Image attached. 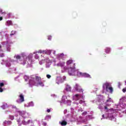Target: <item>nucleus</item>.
<instances>
[{"instance_id": "7", "label": "nucleus", "mask_w": 126, "mask_h": 126, "mask_svg": "<svg viewBox=\"0 0 126 126\" xmlns=\"http://www.w3.org/2000/svg\"><path fill=\"white\" fill-rule=\"evenodd\" d=\"M19 97V100H16V102L17 103H23V102H24V95H23V94H20Z\"/></svg>"}, {"instance_id": "32", "label": "nucleus", "mask_w": 126, "mask_h": 126, "mask_svg": "<svg viewBox=\"0 0 126 126\" xmlns=\"http://www.w3.org/2000/svg\"><path fill=\"white\" fill-rule=\"evenodd\" d=\"M47 113H50V112H51V110L50 109H47Z\"/></svg>"}, {"instance_id": "5", "label": "nucleus", "mask_w": 126, "mask_h": 126, "mask_svg": "<svg viewBox=\"0 0 126 126\" xmlns=\"http://www.w3.org/2000/svg\"><path fill=\"white\" fill-rule=\"evenodd\" d=\"M78 77H89L91 78V77L89 74H87L86 73H82L80 71L79 72V74L78 75Z\"/></svg>"}, {"instance_id": "14", "label": "nucleus", "mask_w": 126, "mask_h": 126, "mask_svg": "<svg viewBox=\"0 0 126 126\" xmlns=\"http://www.w3.org/2000/svg\"><path fill=\"white\" fill-rule=\"evenodd\" d=\"M73 63L72 60H70L66 62V64H67V65H69L71 64V63Z\"/></svg>"}, {"instance_id": "30", "label": "nucleus", "mask_w": 126, "mask_h": 126, "mask_svg": "<svg viewBox=\"0 0 126 126\" xmlns=\"http://www.w3.org/2000/svg\"><path fill=\"white\" fill-rule=\"evenodd\" d=\"M0 12H1V14H4L5 13V12H2V10H0Z\"/></svg>"}, {"instance_id": "13", "label": "nucleus", "mask_w": 126, "mask_h": 126, "mask_svg": "<svg viewBox=\"0 0 126 126\" xmlns=\"http://www.w3.org/2000/svg\"><path fill=\"white\" fill-rule=\"evenodd\" d=\"M3 124H4L5 125L7 124L8 126H9V125H11L12 122H11V121H5L3 122Z\"/></svg>"}, {"instance_id": "8", "label": "nucleus", "mask_w": 126, "mask_h": 126, "mask_svg": "<svg viewBox=\"0 0 126 126\" xmlns=\"http://www.w3.org/2000/svg\"><path fill=\"white\" fill-rule=\"evenodd\" d=\"M74 98L75 99L76 101H78L80 98H83V96L81 95L76 94L74 95Z\"/></svg>"}, {"instance_id": "9", "label": "nucleus", "mask_w": 126, "mask_h": 126, "mask_svg": "<svg viewBox=\"0 0 126 126\" xmlns=\"http://www.w3.org/2000/svg\"><path fill=\"white\" fill-rule=\"evenodd\" d=\"M65 90L67 92H70L71 91V87L68 85H66Z\"/></svg>"}, {"instance_id": "12", "label": "nucleus", "mask_w": 126, "mask_h": 126, "mask_svg": "<svg viewBox=\"0 0 126 126\" xmlns=\"http://www.w3.org/2000/svg\"><path fill=\"white\" fill-rule=\"evenodd\" d=\"M61 126H66L67 125V122L64 120L62 121L61 122H59Z\"/></svg>"}, {"instance_id": "4", "label": "nucleus", "mask_w": 126, "mask_h": 126, "mask_svg": "<svg viewBox=\"0 0 126 126\" xmlns=\"http://www.w3.org/2000/svg\"><path fill=\"white\" fill-rule=\"evenodd\" d=\"M17 113L20 114V116L23 117V118H28L29 117L28 113H26L25 111H21L20 110H17Z\"/></svg>"}, {"instance_id": "37", "label": "nucleus", "mask_w": 126, "mask_h": 126, "mask_svg": "<svg viewBox=\"0 0 126 126\" xmlns=\"http://www.w3.org/2000/svg\"><path fill=\"white\" fill-rule=\"evenodd\" d=\"M48 40H51V37H48Z\"/></svg>"}, {"instance_id": "18", "label": "nucleus", "mask_w": 126, "mask_h": 126, "mask_svg": "<svg viewBox=\"0 0 126 126\" xmlns=\"http://www.w3.org/2000/svg\"><path fill=\"white\" fill-rule=\"evenodd\" d=\"M7 107V104H3L1 106V108L3 109V110H5Z\"/></svg>"}, {"instance_id": "38", "label": "nucleus", "mask_w": 126, "mask_h": 126, "mask_svg": "<svg viewBox=\"0 0 126 126\" xmlns=\"http://www.w3.org/2000/svg\"><path fill=\"white\" fill-rule=\"evenodd\" d=\"M0 49H1V45H0Z\"/></svg>"}, {"instance_id": "16", "label": "nucleus", "mask_w": 126, "mask_h": 126, "mask_svg": "<svg viewBox=\"0 0 126 126\" xmlns=\"http://www.w3.org/2000/svg\"><path fill=\"white\" fill-rule=\"evenodd\" d=\"M111 52V49H110L109 48H106L105 49V52L107 54H109L110 52Z\"/></svg>"}, {"instance_id": "24", "label": "nucleus", "mask_w": 126, "mask_h": 126, "mask_svg": "<svg viewBox=\"0 0 126 126\" xmlns=\"http://www.w3.org/2000/svg\"><path fill=\"white\" fill-rule=\"evenodd\" d=\"M4 86V83H0V87H3Z\"/></svg>"}, {"instance_id": "22", "label": "nucleus", "mask_w": 126, "mask_h": 126, "mask_svg": "<svg viewBox=\"0 0 126 126\" xmlns=\"http://www.w3.org/2000/svg\"><path fill=\"white\" fill-rule=\"evenodd\" d=\"M15 33H16V32L12 31L11 32V33L10 34V36H13V35L15 34Z\"/></svg>"}, {"instance_id": "11", "label": "nucleus", "mask_w": 126, "mask_h": 126, "mask_svg": "<svg viewBox=\"0 0 126 126\" xmlns=\"http://www.w3.org/2000/svg\"><path fill=\"white\" fill-rule=\"evenodd\" d=\"M47 54V51L43 50H38V52H34V54Z\"/></svg>"}, {"instance_id": "25", "label": "nucleus", "mask_w": 126, "mask_h": 126, "mask_svg": "<svg viewBox=\"0 0 126 126\" xmlns=\"http://www.w3.org/2000/svg\"><path fill=\"white\" fill-rule=\"evenodd\" d=\"M9 119H10V120H14V116H9Z\"/></svg>"}, {"instance_id": "29", "label": "nucleus", "mask_w": 126, "mask_h": 126, "mask_svg": "<svg viewBox=\"0 0 126 126\" xmlns=\"http://www.w3.org/2000/svg\"><path fill=\"white\" fill-rule=\"evenodd\" d=\"M12 108L16 109L17 110V111H18V109H17V107H16V106H13Z\"/></svg>"}, {"instance_id": "41", "label": "nucleus", "mask_w": 126, "mask_h": 126, "mask_svg": "<svg viewBox=\"0 0 126 126\" xmlns=\"http://www.w3.org/2000/svg\"><path fill=\"white\" fill-rule=\"evenodd\" d=\"M12 15V13H11V16Z\"/></svg>"}, {"instance_id": "10", "label": "nucleus", "mask_w": 126, "mask_h": 126, "mask_svg": "<svg viewBox=\"0 0 126 126\" xmlns=\"http://www.w3.org/2000/svg\"><path fill=\"white\" fill-rule=\"evenodd\" d=\"M63 56L64 55L63 53L58 54L57 55V59H58V60H61V59H63Z\"/></svg>"}, {"instance_id": "33", "label": "nucleus", "mask_w": 126, "mask_h": 126, "mask_svg": "<svg viewBox=\"0 0 126 126\" xmlns=\"http://www.w3.org/2000/svg\"><path fill=\"white\" fill-rule=\"evenodd\" d=\"M3 18L2 17H0V21H1V20H2Z\"/></svg>"}, {"instance_id": "28", "label": "nucleus", "mask_w": 126, "mask_h": 126, "mask_svg": "<svg viewBox=\"0 0 126 126\" xmlns=\"http://www.w3.org/2000/svg\"><path fill=\"white\" fill-rule=\"evenodd\" d=\"M46 77H47L48 79H50V78H51V76L50 75L47 74L46 75Z\"/></svg>"}, {"instance_id": "21", "label": "nucleus", "mask_w": 126, "mask_h": 126, "mask_svg": "<svg viewBox=\"0 0 126 126\" xmlns=\"http://www.w3.org/2000/svg\"><path fill=\"white\" fill-rule=\"evenodd\" d=\"M7 24H8V25H12V21L9 20L7 21Z\"/></svg>"}, {"instance_id": "42", "label": "nucleus", "mask_w": 126, "mask_h": 126, "mask_svg": "<svg viewBox=\"0 0 126 126\" xmlns=\"http://www.w3.org/2000/svg\"><path fill=\"white\" fill-rule=\"evenodd\" d=\"M49 53H51V51H49Z\"/></svg>"}, {"instance_id": "6", "label": "nucleus", "mask_w": 126, "mask_h": 126, "mask_svg": "<svg viewBox=\"0 0 126 126\" xmlns=\"http://www.w3.org/2000/svg\"><path fill=\"white\" fill-rule=\"evenodd\" d=\"M75 89L79 93H82L83 92V90L81 88V87L79 86L78 84H76L75 85Z\"/></svg>"}, {"instance_id": "26", "label": "nucleus", "mask_w": 126, "mask_h": 126, "mask_svg": "<svg viewBox=\"0 0 126 126\" xmlns=\"http://www.w3.org/2000/svg\"><path fill=\"white\" fill-rule=\"evenodd\" d=\"M84 103H85V101H84L82 100H81L79 101V104H83Z\"/></svg>"}, {"instance_id": "19", "label": "nucleus", "mask_w": 126, "mask_h": 126, "mask_svg": "<svg viewBox=\"0 0 126 126\" xmlns=\"http://www.w3.org/2000/svg\"><path fill=\"white\" fill-rule=\"evenodd\" d=\"M14 58H16V59L17 60H20V59H21V56H20V55H16Z\"/></svg>"}, {"instance_id": "2", "label": "nucleus", "mask_w": 126, "mask_h": 126, "mask_svg": "<svg viewBox=\"0 0 126 126\" xmlns=\"http://www.w3.org/2000/svg\"><path fill=\"white\" fill-rule=\"evenodd\" d=\"M17 122L18 123V125H19V126H21L22 124L24 125V126L29 125V124L32 123V120H28L27 121V119L23 120L22 118H19V119L17 120Z\"/></svg>"}, {"instance_id": "20", "label": "nucleus", "mask_w": 126, "mask_h": 126, "mask_svg": "<svg viewBox=\"0 0 126 126\" xmlns=\"http://www.w3.org/2000/svg\"><path fill=\"white\" fill-rule=\"evenodd\" d=\"M37 84L38 85H40V86H41L42 87H44V84L42 82H38V83H37Z\"/></svg>"}, {"instance_id": "1", "label": "nucleus", "mask_w": 126, "mask_h": 126, "mask_svg": "<svg viewBox=\"0 0 126 126\" xmlns=\"http://www.w3.org/2000/svg\"><path fill=\"white\" fill-rule=\"evenodd\" d=\"M68 73L72 76H78L79 71L75 70V67H70L68 69Z\"/></svg>"}, {"instance_id": "34", "label": "nucleus", "mask_w": 126, "mask_h": 126, "mask_svg": "<svg viewBox=\"0 0 126 126\" xmlns=\"http://www.w3.org/2000/svg\"><path fill=\"white\" fill-rule=\"evenodd\" d=\"M104 109H105V110H107V109H108V107H107V106H104Z\"/></svg>"}, {"instance_id": "35", "label": "nucleus", "mask_w": 126, "mask_h": 126, "mask_svg": "<svg viewBox=\"0 0 126 126\" xmlns=\"http://www.w3.org/2000/svg\"><path fill=\"white\" fill-rule=\"evenodd\" d=\"M4 57V55L3 54H2V55L0 56V57H1V58H2V57Z\"/></svg>"}, {"instance_id": "39", "label": "nucleus", "mask_w": 126, "mask_h": 126, "mask_svg": "<svg viewBox=\"0 0 126 126\" xmlns=\"http://www.w3.org/2000/svg\"><path fill=\"white\" fill-rule=\"evenodd\" d=\"M106 102H109V99H107V100H106Z\"/></svg>"}, {"instance_id": "27", "label": "nucleus", "mask_w": 126, "mask_h": 126, "mask_svg": "<svg viewBox=\"0 0 126 126\" xmlns=\"http://www.w3.org/2000/svg\"><path fill=\"white\" fill-rule=\"evenodd\" d=\"M35 56H34V58L38 60V59H39V56H38V55H37V54H35Z\"/></svg>"}, {"instance_id": "40", "label": "nucleus", "mask_w": 126, "mask_h": 126, "mask_svg": "<svg viewBox=\"0 0 126 126\" xmlns=\"http://www.w3.org/2000/svg\"><path fill=\"white\" fill-rule=\"evenodd\" d=\"M104 115H102L103 118H104Z\"/></svg>"}, {"instance_id": "36", "label": "nucleus", "mask_w": 126, "mask_h": 126, "mask_svg": "<svg viewBox=\"0 0 126 126\" xmlns=\"http://www.w3.org/2000/svg\"><path fill=\"white\" fill-rule=\"evenodd\" d=\"M47 125V123H44V126H46Z\"/></svg>"}, {"instance_id": "23", "label": "nucleus", "mask_w": 126, "mask_h": 126, "mask_svg": "<svg viewBox=\"0 0 126 126\" xmlns=\"http://www.w3.org/2000/svg\"><path fill=\"white\" fill-rule=\"evenodd\" d=\"M87 115V112L85 111L82 113V116H86Z\"/></svg>"}, {"instance_id": "17", "label": "nucleus", "mask_w": 126, "mask_h": 126, "mask_svg": "<svg viewBox=\"0 0 126 126\" xmlns=\"http://www.w3.org/2000/svg\"><path fill=\"white\" fill-rule=\"evenodd\" d=\"M41 77H39L38 76H35V80H36V81H41Z\"/></svg>"}, {"instance_id": "31", "label": "nucleus", "mask_w": 126, "mask_h": 126, "mask_svg": "<svg viewBox=\"0 0 126 126\" xmlns=\"http://www.w3.org/2000/svg\"><path fill=\"white\" fill-rule=\"evenodd\" d=\"M3 92V90L2 89V88L0 87V92Z\"/></svg>"}, {"instance_id": "15", "label": "nucleus", "mask_w": 126, "mask_h": 126, "mask_svg": "<svg viewBox=\"0 0 126 126\" xmlns=\"http://www.w3.org/2000/svg\"><path fill=\"white\" fill-rule=\"evenodd\" d=\"M64 62H62V63H59L58 64H57V65L58 66H61V67H63V66H64Z\"/></svg>"}, {"instance_id": "3", "label": "nucleus", "mask_w": 126, "mask_h": 126, "mask_svg": "<svg viewBox=\"0 0 126 126\" xmlns=\"http://www.w3.org/2000/svg\"><path fill=\"white\" fill-rule=\"evenodd\" d=\"M105 89L106 91H107V92H110V93H113V91H114V89H113V87H112V85L110 84V83H105L103 85V89Z\"/></svg>"}]
</instances>
